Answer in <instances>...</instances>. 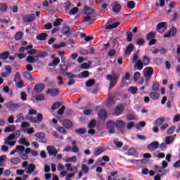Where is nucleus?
Returning <instances> with one entry per match:
<instances>
[{"label": "nucleus", "instance_id": "nucleus-43", "mask_svg": "<svg viewBox=\"0 0 180 180\" xmlns=\"http://www.w3.org/2000/svg\"><path fill=\"white\" fill-rule=\"evenodd\" d=\"M67 46V44L65 42H61L60 44H53V49H61V47H65Z\"/></svg>", "mask_w": 180, "mask_h": 180}, {"label": "nucleus", "instance_id": "nucleus-58", "mask_svg": "<svg viewBox=\"0 0 180 180\" xmlns=\"http://www.w3.org/2000/svg\"><path fill=\"white\" fill-rule=\"evenodd\" d=\"M152 91H154L155 92L160 91V84L154 83L152 86Z\"/></svg>", "mask_w": 180, "mask_h": 180}, {"label": "nucleus", "instance_id": "nucleus-49", "mask_svg": "<svg viewBox=\"0 0 180 180\" xmlns=\"http://www.w3.org/2000/svg\"><path fill=\"white\" fill-rule=\"evenodd\" d=\"M56 130L59 132V133H62V134H67V130H65V129L63 127H58L56 128Z\"/></svg>", "mask_w": 180, "mask_h": 180}, {"label": "nucleus", "instance_id": "nucleus-36", "mask_svg": "<svg viewBox=\"0 0 180 180\" xmlns=\"http://www.w3.org/2000/svg\"><path fill=\"white\" fill-rule=\"evenodd\" d=\"M149 96H150L151 99L153 101H157V99L160 98V94L157 92H152L149 94Z\"/></svg>", "mask_w": 180, "mask_h": 180}, {"label": "nucleus", "instance_id": "nucleus-52", "mask_svg": "<svg viewBox=\"0 0 180 180\" xmlns=\"http://www.w3.org/2000/svg\"><path fill=\"white\" fill-rule=\"evenodd\" d=\"M23 37V32H18L15 34V40H20Z\"/></svg>", "mask_w": 180, "mask_h": 180}, {"label": "nucleus", "instance_id": "nucleus-8", "mask_svg": "<svg viewBox=\"0 0 180 180\" xmlns=\"http://www.w3.org/2000/svg\"><path fill=\"white\" fill-rule=\"evenodd\" d=\"M45 88H46V85L44 84L39 83L34 86L33 91L37 94H40L41 93L42 91H44Z\"/></svg>", "mask_w": 180, "mask_h": 180}, {"label": "nucleus", "instance_id": "nucleus-7", "mask_svg": "<svg viewBox=\"0 0 180 180\" xmlns=\"http://www.w3.org/2000/svg\"><path fill=\"white\" fill-rule=\"evenodd\" d=\"M34 19H36L34 14L27 15L22 18L24 23H32V22H34Z\"/></svg>", "mask_w": 180, "mask_h": 180}, {"label": "nucleus", "instance_id": "nucleus-55", "mask_svg": "<svg viewBox=\"0 0 180 180\" xmlns=\"http://www.w3.org/2000/svg\"><path fill=\"white\" fill-rule=\"evenodd\" d=\"M61 22H63V19L61 18L56 19L55 22H53V26H55V27L60 26V25H61Z\"/></svg>", "mask_w": 180, "mask_h": 180}, {"label": "nucleus", "instance_id": "nucleus-54", "mask_svg": "<svg viewBox=\"0 0 180 180\" xmlns=\"http://www.w3.org/2000/svg\"><path fill=\"white\" fill-rule=\"evenodd\" d=\"M136 154H137V152L136 151V149H134V148H131L128 150L129 155H133L134 157Z\"/></svg>", "mask_w": 180, "mask_h": 180}, {"label": "nucleus", "instance_id": "nucleus-63", "mask_svg": "<svg viewBox=\"0 0 180 180\" xmlns=\"http://www.w3.org/2000/svg\"><path fill=\"white\" fill-rule=\"evenodd\" d=\"M70 8H71V2L70 1H67L65 4V11H70Z\"/></svg>", "mask_w": 180, "mask_h": 180}, {"label": "nucleus", "instance_id": "nucleus-22", "mask_svg": "<svg viewBox=\"0 0 180 180\" xmlns=\"http://www.w3.org/2000/svg\"><path fill=\"white\" fill-rule=\"evenodd\" d=\"M89 77V71L84 70L80 74L77 75V77L82 79L83 78H88Z\"/></svg>", "mask_w": 180, "mask_h": 180}, {"label": "nucleus", "instance_id": "nucleus-16", "mask_svg": "<svg viewBox=\"0 0 180 180\" xmlns=\"http://www.w3.org/2000/svg\"><path fill=\"white\" fill-rule=\"evenodd\" d=\"M98 116L102 120L106 119L108 117V112H106V110L102 109L99 111Z\"/></svg>", "mask_w": 180, "mask_h": 180}, {"label": "nucleus", "instance_id": "nucleus-2", "mask_svg": "<svg viewBox=\"0 0 180 180\" xmlns=\"http://www.w3.org/2000/svg\"><path fill=\"white\" fill-rule=\"evenodd\" d=\"M63 75L64 77L67 76L68 79H69L68 82V85L69 86H71V85H74V84H75V79H74V78H78V75H74L68 72L65 73Z\"/></svg>", "mask_w": 180, "mask_h": 180}, {"label": "nucleus", "instance_id": "nucleus-24", "mask_svg": "<svg viewBox=\"0 0 180 180\" xmlns=\"http://www.w3.org/2000/svg\"><path fill=\"white\" fill-rule=\"evenodd\" d=\"M48 36L49 35L46 33H41V34H39L36 37V39H37V40H40L41 41H43L46 40V39H47Z\"/></svg>", "mask_w": 180, "mask_h": 180}, {"label": "nucleus", "instance_id": "nucleus-62", "mask_svg": "<svg viewBox=\"0 0 180 180\" xmlns=\"http://www.w3.org/2000/svg\"><path fill=\"white\" fill-rule=\"evenodd\" d=\"M108 56H109V57H113L114 56H116V50L110 49L108 53Z\"/></svg>", "mask_w": 180, "mask_h": 180}, {"label": "nucleus", "instance_id": "nucleus-5", "mask_svg": "<svg viewBox=\"0 0 180 180\" xmlns=\"http://www.w3.org/2000/svg\"><path fill=\"white\" fill-rule=\"evenodd\" d=\"M68 71V65H65V63L60 64L59 68L58 69V74H61L62 75H65V74Z\"/></svg>", "mask_w": 180, "mask_h": 180}, {"label": "nucleus", "instance_id": "nucleus-31", "mask_svg": "<svg viewBox=\"0 0 180 180\" xmlns=\"http://www.w3.org/2000/svg\"><path fill=\"white\" fill-rule=\"evenodd\" d=\"M22 77H24V78H26V79H29L30 81L33 80V77L32 76V74H30V72H22Z\"/></svg>", "mask_w": 180, "mask_h": 180}, {"label": "nucleus", "instance_id": "nucleus-47", "mask_svg": "<svg viewBox=\"0 0 180 180\" xmlns=\"http://www.w3.org/2000/svg\"><path fill=\"white\" fill-rule=\"evenodd\" d=\"M66 162H77V156H72L66 159Z\"/></svg>", "mask_w": 180, "mask_h": 180}, {"label": "nucleus", "instance_id": "nucleus-53", "mask_svg": "<svg viewBox=\"0 0 180 180\" xmlns=\"http://www.w3.org/2000/svg\"><path fill=\"white\" fill-rule=\"evenodd\" d=\"M141 77V73H140V72H135L134 75V79L135 82H137V80L140 79Z\"/></svg>", "mask_w": 180, "mask_h": 180}, {"label": "nucleus", "instance_id": "nucleus-6", "mask_svg": "<svg viewBox=\"0 0 180 180\" xmlns=\"http://www.w3.org/2000/svg\"><path fill=\"white\" fill-rule=\"evenodd\" d=\"M115 126H116V123L112 120H110L107 122L106 127L110 134H113V133H115Z\"/></svg>", "mask_w": 180, "mask_h": 180}, {"label": "nucleus", "instance_id": "nucleus-42", "mask_svg": "<svg viewBox=\"0 0 180 180\" xmlns=\"http://www.w3.org/2000/svg\"><path fill=\"white\" fill-rule=\"evenodd\" d=\"M127 6L129 8V9H134L136 8V3H134L133 1H128Z\"/></svg>", "mask_w": 180, "mask_h": 180}, {"label": "nucleus", "instance_id": "nucleus-45", "mask_svg": "<svg viewBox=\"0 0 180 180\" xmlns=\"http://www.w3.org/2000/svg\"><path fill=\"white\" fill-rule=\"evenodd\" d=\"M137 87L136 86H130L129 89H128V91L129 92H131V94H132L133 95H136V94H137Z\"/></svg>", "mask_w": 180, "mask_h": 180}, {"label": "nucleus", "instance_id": "nucleus-37", "mask_svg": "<svg viewBox=\"0 0 180 180\" xmlns=\"http://www.w3.org/2000/svg\"><path fill=\"white\" fill-rule=\"evenodd\" d=\"M15 129V125H10L5 128L4 131L5 133H12V131H13Z\"/></svg>", "mask_w": 180, "mask_h": 180}, {"label": "nucleus", "instance_id": "nucleus-12", "mask_svg": "<svg viewBox=\"0 0 180 180\" xmlns=\"http://www.w3.org/2000/svg\"><path fill=\"white\" fill-rule=\"evenodd\" d=\"M160 147V143L158 141H153L148 146V149L149 151H155Z\"/></svg>", "mask_w": 180, "mask_h": 180}, {"label": "nucleus", "instance_id": "nucleus-35", "mask_svg": "<svg viewBox=\"0 0 180 180\" xmlns=\"http://www.w3.org/2000/svg\"><path fill=\"white\" fill-rule=\"evenodd\" d=\"M18 143H20V144L25 146V147H29V146H30V143L26 141V138H20L18 141Z\"/></svg>", "mask_w": 180, "mask_h": 180}, {"label": "nucleus", "instance_id": "nucleus-13", "mask_svg": "<svg viewBox=\"0 0 180 180\" xmlns=\"http://www.w3.org/2000/svg\"><path fill=\"white\" fill-rule=\"evenodd\" d=\"M133 50H134V45H133V44H129L124 51V54L127 57H129V56H130V54H131V51H133Z\"/></svg>", "mask_w": 180, "mask_h": 180}, {"label": "nucleus", "instance_id": "nucleus-32", "mask_svg": "<svg viewBox=\"0 0 180 180\" xmlns=\"http://www.w3.org/2000/svg\"><path fill=\"white\" fill-rule=\"evenodd\" d=\"M120 25V22H116L113 23L112 25H108L105 27V29H106V30H110L112 29H116V27H117V26H119Z\"/></svg>", "mask_w": 180, "mask_h": 180}, {"label": "nucleus", "instance_id": "nucleus-19", "mask_svg": "<svg viewBox=\"0 0 180 180\" xmlns=\"http://www.w3.org/2000/svg\"><path fill=\"white\" fill-rule=\"evenodd\" d=\"M54 148L53 146H47L46 150L49 154L50 156L51 155H54L56 156L57 155V150H54Z\"/></svg>", "mask_w": 180, "mask_h": 180}, {"label": "nucleus", "instance_id": "nucleus-41", "mask_svg": "<svg viewBox=\"0 0 180 180\" xmlns=\"http://www.w3.org/2000/svg\"><path fill=\"white\" fill-rule=\"evenodd\" d=\"M8 57H9V51H5L4 53H0L1 60H6Z\"/></svg>", "mask_w": 180, "mask_h": 180}, {"label": "nucleus", "instance_id": "nucleus-44", "mask_svg": "<svg viewBox=\"0 0 180 180\" xmlns=\"http://www.w3.org/2000/svg\"><path fill=\"white\" fill-rule=\"evenodd\" d=\"M142 61H143L142 63L143 64V65H148V64H150V58L145 56L142 58Z\"/></svg>", "mask_w": 180, "mask_h": 180}, {"label": "nucleus", "instance_id": "nucleus-61", "mask_svg": "<svg viewBox=\"0 0 180 180\" xmlns=\"http://www.w3.org/2000/svg\"><path fill=\"white\" fill-rule=\"evenodd\" d=\"M114 144L117 147V148H121V147L123 146V142H120L117 140L114 141Z\"/></svg>", "mask_w": 180, "mask_h": 180}, {"label": "nucleus", "instance_id": "nucleus-64", "mask_svg": "<svg viewBox=\"0 0 180 180\" xmlns=\"http://www.w3.org/2000/svg\"><path fill=\"white\" fill-rule=\"evenodd\" d=\"M26 60L27 61V63H30L31 64H32L33 63H34V57L29 56L27 57Z\"/></svg>", "mask_w": 180, "mask_h": 180}, {"label": "nucleus", "instance_id": "nucleus-23", "mask_svg": "<svg viewBox=\"0 0 180 180\" xmlns=\"http://www.w3.org/2000/svg\"><path fill=\"white\" fill-rule=\"evenodd\" d=\"M104 152H105V149L103 148L97 147L94 150V155H96V157H98V155H101V154Z\"/></svg>", "mask_w": 180, "mask_h": 180}, {"label": "nucleus", "instance_id": "nucleus-26", "mask_svg": "<svg viewBox=\"0 0 180 180\" xmlns=\"http://www.w3.org/2000/svg\"><path fill=\"white\" fill-rule=\"evenodd\" d=\"M161 29H167V22H159L157 25L156 30L159 31V30H161Z\"/></svg>", "mask_w": 180, "mask_h": 180}, {"label": "nucleus", "instance_id": "nucleus-56", "mask_svg": "<svg viewBox=\"0 0 180 180\" xmlns=\"http://www.w3.org/2000/svg\"><path fill=\"white\" fill-rule=\"evenodd\" d=\"M78 11H79V8H78V7H74L69 12V14L70 15H75V14L78 13Z\"/></svg>", "mask_w": 180, "mask_h": 180}, {"label": "nucleus", "instance_id": "nucleus-17", "mask_svg": "<svg viewBox=\"0 0 180 180\" xmlns=\"http://www.w3.org/2000/svg\"><path fill=\"white\" fill-rule=\"evenodd\" d=\"M63 126H64L65 129H72L74 124H72V122H71V120H65L63 122Z\"/></svg>", "mask_w": 180, "mask_h": 180}, {"label": "nucleus", "instance_id": "nucleus-50", "mask_svg": "<svg viewBox=\"0 0 180 180\" xmlns=\"http://www.w3.org/2000/svg\"><path fill=\"white\" fill-rule=\"evenodd\" d=\"M96 126V120H92L91 121L89 122L88 127L89 129H94Z\"/></svg>", "mask_w": 180, "mask_h": 180}, {"label": "nucleus", "instance_id": "nucleus-18", "mask_svg": "<svg viewBox=\"0 0 180 180\" xmlns=\"http://www.w3.org/2000/svg\"><path fill=\"white\" fill-rule=\"evenodd\" d=\"M143 67H144V64L143 63L141 60H138V61L135 63L134 68H136V70H139V71H141Z\"/></svg>", "mask_w": 180, "mask_h": 180}, {"label": "nucleus", "instance_id": "nucleus-48", "mask_svg": "<svg viewBox=\"0 0 180 180\" xmlns=\"http://www.w3.org/2000/svg\"><path fill=\"white\" fill-rule=\"evenodd\" d=\"M164 118L159 117L155 121V124H157L158 126H161L162 123H164Z\"/></svg>", "mask_w": 180, "mask_h": 180}, {"label": "nucleus", "instance_id": "nucleus-27", "mask_svg": "<svg viewBox=\"0 0 180 180\" xmlns=\"http://www.w3.org/2000/svg\"><path fill=\"white\" fill-rule=\"evenodd\" d=\"M34 169H36V166L34 164H30L27 168V171L26 172L27 174H30L34 172Z\"/></svg>", "mask_w": 180, "mask_h": 180}, {"label": "nucleus", "instance_id": "nucleus-14", "mask_svg": "<svg viewBox=\"0 0 180 180\" xmlns=\"http://www.w3.org/2000/svg\"><path fill=\"white\" fill-rule=\"evenodd\" d=\"M6 108L9 109L10 110H13L15 109H18L20 106L18 103H7L5 104Z\"/></svg>", "mask_w": 180, "mask_h": 180}, {"label": "nucleus", "instance_id": "nucleus-1", "mask_svg": "<svg viewBox=\"0 0 180 180\" xmlns=\"http://www.w3.org/2000/svg\"><path fill=\"white\" fill-rule=\"evenodd\" d=\"M112 75L109 74V75H107V76H106V79L108 81H110V88H113V86H115V85H116V84H117V81L119 80V75L113 73V72H112Z\"/></svg>", "mask_w": 180, "mask_h": 180}, {"label": "nucleus", "instance_id": "nucleus-33", "mask_svg": "<svg viewBox=\"0 0 180 180\" xmlns=\"http://www.w3.org/2000/svg\"><path fill=\"white\" fill-rule=\"evenodd\" d=\"M174 143V136H169L165 138V143L167 146H169V144H172Z\"/></svg>", "mask_w": 180, "mask_h": 180}, {"label": "nucleus", "instance_id": "nucleus-39", "mask_svg": "<svg viewBox=\"0 0 180 180\" xmlns=\"http://www.w3.org/2000/svg\"><path fill=\"white\" fill-rule=\"evenodd\" d=\"M8 11V5L5 3L0 4V12H6Z\"/></svg>", "mask_w": 180, "mask_h": 180}, {"label": "nucleus", "instance_id": "nucleus-4", "mask_svg": "<svg viewBox=\"0 0 180 180\" xmlns=\"http://www.w3.org/2000/svg\"><path fill=\"white\" fill-rule=\"evenodd\" d=\"M176 35V28L175 27H172L170 28V30L167 32L163 37L165 39H167V37H175V36Z\"/></svg>", "mask_w": 180, "mask_h": 180}, {"label": "nucleus", "instance_id": "nucleus-9", "mask_svg": "<svg viewBox=\"0 0 180 180\" xmlns=\"http://www.w3.org/2000/svg\"><path fill=\"white\" fill-rule=\"evenodd\" d=\"M144 77H148V78H151L153 74H154V69L151 67H146L143 70Z\"/></svg>", "mask_w": 180, "mask_h": 180}, {"label": "nucleus", "instance_id": "nucleus-15", "mask_svg": "<svg viewBox=\"0 0 180 180\" xmlns=\"http://www.w3.org/2000/svg\"><path fill=\"white\" fill-rule=\"evenodd\" d=\"M94 12H95V10L92 9L91 7L88 6H85L83 10V13L84 15H87L88 16H89V15H92Z\"/></svg>", "mask_w": 180, "mask_h": 180}, {"label": "nucleus", "instance_id": "nucleus-29", "mask_svg": "<svg viewBox=\"0 0 180 180\" xmlns=\"http://www.w3.org/2000/svg\"><path fill=\"white\" fill-rule=\"evenodd\" d=\"M34 98L35 101H44V99H46V96H44V94H37L36 96H34Z\"/></svg>", "mask_w": 180, "mask_h": 180}, {"label": "nucleus", "instance_id": "nucleus-46", "mask_svg": "<svg viewBox=\"0 0 180 180\" xmlns=\"http://www.w3.org/2000/svg\"><path fill=\"white\" fill-rule=\"evenodd\" d=\"M61 106V102H56L54 103L51 107V110H56V109H58Z\"/></svg>", "mask_w": 180, "mask_h": 180}, {"label": "nucleus", "instance_id": "nucleus-40", "mask_svg": "<svg viewBox=\"0 0 180 180\" xmlns=\"http://www.w3.org/2000/svg\"><path fill=\"white\" fill-rule=\"evenodd\" d=\"M10 162L11 164H13V165H18V164L20 162V159L18 157L13 158L10 160Z\"/></svg>", "mask_w": 180, "mask_h": 180}, {"label": "nucleus", "instance_id": "nucleus-60", "mask_svg": "<svg viewBox=\"0 0 180 180\" xmlns=\"http://www.w3.org/2000/svg\"><path fill=\"white\" fill-rule=\"evenodd\" d=\"M133 39V33L131 32H127V41H131Z\"/></svg>", "mask_w": 180, "mask_h": 180}, {"label": "nucleus", "instance_id": "nucleus-21", "mask_svg": "<svg viewBox=\"0 0 180 180\" xmlns=\"http://www.w3.org/2000/svg\"><path fill=\"white\" fill-rule=\"evenodd\" d=\"M49 56V53L47 51H39V53L34 56L35 58H44V57H47Z\"/></svg>", "mask_w": 180, "mask_h": 180}, {"label": "nucleus", "instance_id": "nucleus-34", "mask_svg": "<svg viewBox=\"0 0 180 180\" xmlns=\"http://www.w3.org/2000/svg\"><path fill=\"white\" fill-rule=\"evenodd\" d=\"M95 79H90L86 82V86L87 88H91V86H94L95 85Z\"/></svg>", "mask_w": 180, "mask_h": 180}, {"label": "nucleus", "instance_id": "nucleus-30", "mask_svg": "<svg viewBox=\"0 0 180 180\" xmlns=\"http://www.w3.org/2000/svg\"><path fill=\"white\" fill-rule=\"evenodd\" d=\"M75 132L76 134H81V136H84L86 133V129L85 128H79V129H76L75 130Z\"/></svg>", "mask_w": 180, "mask_h": 180}, {"label": "nucleus", "instance_id": "nucleus-28", "mask_svg": "<svg viewBox=\"0 0 180 180\" xmlns=\"http://www.w3.org/2000/svg\"><path fill=\"white\" fill-rule=\"evenodd\" d=\"M60 64V58H55V59L52 61V63H49V67H57Z\"/></svg>", "mask_w": 180, "mask_h": 180}, {"label": "nucleus", "instance_id": "nucleus-59", "mask_svg": "<svg viewBox=\"0 0 180 180\" xmlns=\"http://www.w3.org/2000/svg\"><path fill=\"white\" fill-rule=\"evenodd\" d=\"M144 43H146V40L139 38L136 40V46H143Z\"/></svg>", "mask_w": 180, "mask_h": 180}, {"label": "nucleus", "instance_id": "nucleus-51", "mask_svg": "<svg viewBox=\"0 0 180 180\" xmlns=\"http://www.w3.org/2000/svg\"><path fill=\"white\" fill-rule=\"evenodd\" d=\"M70 27L65 26L62 28V33L63 34H70Z\"/></svg>", "mask_w": 180, "mask_h": 180}, {"label": "nucleus", "instance_id": "nucleus-57", "mask_svg": "<svg viewBox=\"0 0 180 180\" xmlns=\"http://www.w3.org/2000/svg\"><path fill=\"white\" fill-rule=\"evenodd\" d=\"M82 171H83L84 174H88V172H89V167H88L86 165H82Z\"/></svg>", "mask_w": 180, "mask_h": 180}, {"label": "nucleus", "instance_id": "nucleus-10", "mask_svg": "<svg viewBox=\"0 0 180 180\" xmlns=\"http://www.w3.org/2000/svg\"><path fill=\"white\" fill-rule=\"evenodd\" d=\"M123 110H124V105L119 104L115 107L114 110V113H115L117 116H120V115H122V113H123Z\"/></svg>", "mask_w": 180, "mask_h": 180}, {"label": "nucleus", "instance_id": "nucleus-20", "mask_svg": "<svg viewBox=\"0 0 180 180\" xmlns=\"http://www.w3.org/2000/svg\"><path fill=\"white\" fill-rule=\"evenodd\" d=\"M120 11H122V6L120 4L116 3L114 6H112V11L115 13H119Z\"/></svg>", "mask_w": 180, "mask_h": 180}, {"label": "nucleus", "instance_id": "nucleus-3", "mask_svg": "<svg viewBox=\"0 0 180 180\" xmlns=\"http://www.w3.org/2000/svg\"><path fill=\"white\" fill-rule=\"evenodd\" d=\"M34 136L37 137L36 141L39 143H43L44 144L47 143V139H46V134L44 132L37 133Z\"/></svg>", "mask_w": 180, "mask_h": 180}, {"label": "nucleus", "instance_id": "nucleus-25", "mask_svg": "<svg viewBox=\"0 0 180 180\" xmlns=\"http://www.w3.org/2000/svg\"><path fill=\"white\" fill-rule=\"evenodd\" d=\"M126 126V123H124L122 120H118L115 122V127L117 129H123Z\"/></svg>", "mask_w": 180, "mask_h": 180}, {"label": "nucleus", "instance_id": "nucleus-38", "mask_svg": "<svg viewBox=\"0 0 180 180\" xmlns=\"http://www.w3.org/2000/svg\"><path fill=\"white\" fill-rule=\"evenodd\" d=\"M155 37V32H150L146 35V40L148 41Z\"/></svg>", "mask_w": 180, "mask_h": 180}, {"label": "nucleus", "instance_id": "nucleus-11", "mask_svg": "<svg viewBox=\"0 0 180 180\" xmlns=\"http://www.w3.org/2000/svg\"><path fill=\"white\" fill-rule=\"evenodd\" d=\"M46 95H51V96H58L60 95V90L58 89H49L46 91Z\"/></svg>", "mask_w": 180, "mask_h": 180}]
</instances>
